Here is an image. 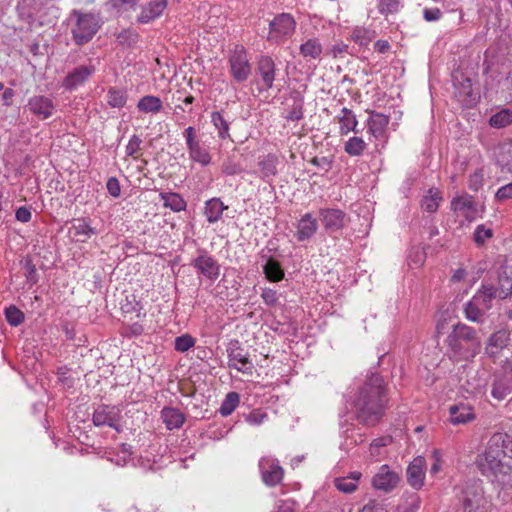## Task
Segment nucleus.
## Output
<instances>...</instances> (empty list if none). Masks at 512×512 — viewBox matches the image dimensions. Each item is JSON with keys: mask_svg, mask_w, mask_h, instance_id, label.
I'll return each mask as SVG.
<instances>
[{"mask_svg": "<svg viewBox=\"0 0 512 512\" xmlns=\"http://www.w3.org/2000/svg\"><path fill=\"white\" fill-rule=\"evenodd\" d=\"M348 45L343 42L335 43L331 46V48L328 51V54L331 55L333 58L342 57L345 53H347Z\"/></svg>", "mask_w": 512, "mask_h": 512, "instance_id": "nucleus-61", "label": "nucleus"}, {"mask_svg": "<svg viewBox=\"0 0 512 512\" xmlns=\"http://www.w3.org/2000/svg\"><path fill=\"white\" fill-rule=\"evenodd\" d=\"M378 12L388 17L391 14L397 13L401 8L400 0H378L377 4Z\"/></svg>", "mask_w": 512, "mask_h": 512, "instance_id": "nucleus-46", "label": "nucleus"}, {"mask_svg": "<svg viewBox=\"0 0 512 512\" xmlns=\"http://www.w3.org/2000/svg\"><path fill=\"white\" fill-rule=\"evenodd\" d=\"M211 121L218 132V137L222 140L230 138L229 134V121L224 117L221 112H213L211 114Z\"/></svg>", "mask_w": 512, "mask_h": 512, "instance_id": "nucleus-36", "label": "nucleus"}, {"mask_svg": "<svg viewBox=\"0 0 512 512\" xmlns=\"http://www.w3.org/2000/svg\"><path fill=\"white\" fill-rule=\"evenodd\" d=\"M297 22L289 13L276 15L269 23L267 40L280 44L288 40L295 33Z\"/></svg>", "mask_w": 512, "mask_h": 512, "instance_id": "nucleus-4", "label": "nucleus"}, {"mask_svg": "<svg viewBox=\"0 0 512 512\" xmlns=\"http://www.w3.org/2000/svg\"><path fill=\"white\" fill-rule=\"evenodd\" d=\"M512 123V111L509 109H502L501 111L492 115L489 119L490 126L494 128H504Z\"/></svg>", "mask_w": 512, "mask_h": 512, "instance_id": "nucleus-42", "label": "nucleus"}, {"mask_svg": "<svg viewBox=\"0 0 512 512\" xmlns=\"http://www.w3.org/2000/svg\"><path fill=\"white\" fill-rule=\"evenodd\" d=\"M118 39L122 44L131 45L137 42L138 34L132 30H124L119 34Z\"/></svg>", "mask_w": 512, "mask_h": 512, "instance_id": "nucleus-59", "label": "nucleus"}, {"mask_svg": "<svg viewBox=\"0 0 512 512\" xmlns=\"http://www.w3.org/2000/svg\"><path fill=\"white\" fill-rule=\"evenodd\" d=\"M371 38L370 31L364 27L357 26L351 33V39L361 46L367 45L371 41Z\"/></svg>", "mask_w": 512, "mask_h": 512, "instance_id": "nucleus-50", "label": "nucleus"}, {"mask_svg": "<svg viewBox=\"0 0 512 512\" xmlns=\"http://www.w3.org/2000/svg\"><path fill=\"white\" fill-rule=\"evenodd\" d=\"M319 216L325 230L328 232L339 231L349 222L347 214L336 208L320 209Z\"/></svg>", "mask_w": 512, "mask_h": 512, "instance_id": "nucleus-12", "label": "nucleus"}, {"mask_svg": "<svg viewBox=\"0 0 512 512\" xmlns=\"http://www.w3.org/2000/svg\"><path fill=\"white\" fill-rule=\"evenodd\" d=\"M392 442V438L389 436L379 437L374 439L370 444L369 451L372 458H377L381 455V449Z\"/></svg>", "mask_w": 512, "mask_h": 512, "instance_id": "nucleus-52", "label": "nucleus"}, {"mask_svg": "<svg viewBox=\"0 0 512 512\" xmlns=\"http://www.w3.org/2000/svg\"><path fill=\"white\" fill-rule=\"evenodd\" d=\"M366 148V142L363 140V138L358 136L349 138L344 145L345 152L350 156H360L363 154Z\"/></svg>", "mask_w": 512, "mask_h": 512, "instance_id": "nucleus-38", "label": "nucleus"}, {"mask_svg": "<svg viewBox=\"0 0 512 512\" xmlns=\"http://www.w3.org/2000/svg\"><path fill=\"white\" fill-rule=\"evenodd\" d=\"M263 272L266 278L272 282H278L284 278L283 269L280 264L272 258H269L263 266Z\"/></svg>", "mask_w": 512, "mask_h": 512, "instance_id": "nucleus-35", "label": "nucleus"}, {"mask_svg": "<svg viewBox=\"0 0 512 512\" xmlns=\"http://www.w3.org/2000/svg\"><path fill=\"white\" fill-rule=\"evenodd\" d=\"M386 402L383 380L380 375L372 374L353 400L355 418L363 425H376L384 414Z\"/></svg>", "mask_w": 512, "mask_h": 512, "instance_id": "nucleus-1", "label": "nucleus"}, {"mask_svg": "<svg viewBox=\"0 0 512 512\" xmlns=\"http://www.w3.org/2000/svg\"><path fill=\"white\" fill-rule=\"evenodd\" d=\"M194 345L195 339L189 334L178 336L175 339V349L179 352H186Z\"/></svg>", "mask_w": 512, "mask_h": 512, "instance_id": "nucleus-54", "label": "nucleus"}, {"mask_svg": "<svg viewBox=\"0 0 512 512\" xmlns=\"http://www.w3.org/2000/svg\"><path fill=\"white\" fill-rule=\"evenodd\" d=\"M442 201L441 191L437 188H430L421 200V207L428 213H435Z\"/></svg>", "mask_w": 512, "mask_h": 512, "instance_id": "nucleus-29", "label": "nucleus"}, {"mask_svg": "<svg viewBox=\"0 0 512 512\" xmlns=\"http://www.w3.org/2000/svg\"><path fill=\"white\" fill-rule=\"evenodd\" d=\"M362 477L361 472H351L347 477H339L334 480L335 487L344 493H352L357 489L358 481Z\"/></svg>", "mask_w": 512, "mask_h": 512, "instance_id": "nucleus-30", "label": "nucleus"}, {"mask_svg": "<svg viewBox=\"0 0 512 512\" xmlns=\"http://www.w3.org/2000/svg\"><path fill=\"white\" fill-rule=\"evenodd\" d=\"M99 21L95 15L77 14V21L72 29L73 39L77 45L88 43L99 29Z\"/></svg>", "mask_w": 512, "mask_h": 512, "instance_id": "nucleus-6", "label": "nucleus"}, {"mask_svg": "<svg viewBox=\"0 0 512 512\" xmlns=\"http://www.w3.org/2000/svg\"><path fill=\"white\" fill-rule=\"evenodd\" d=\"M442 15V11L437 7L425 8L423 11V17L428 22L438 21Z\"/></svg>", "mask_w": 512, "mask_h": 512, "instance_id": "nucleus-60", "label": "nucleus"}, {"mask_svg": "<svg viewBox=\"0 0 512 512\" xmlns=\"http://www.w3.org/2000/svg\"><path fill=\"white\" fill-rule=\"evenodd\" d=\"M473 297L479 298V304L485 312L491 308L492 300L497 298L492 291V285L489 284L482 285V288Z\"/></svg>", "mask_w": 512, "mask_h": 512, "instance_id": "nucleus-40", "label": "nucleus"}, {"mask_svg": "<svg viewBox=\"0 0 512 512\" xmlns=\"http://www.w3.org/2000/svg\"><path fill=\"white\" fill-rule=\"evenodd\" d=\"M446 342L452 353V357L457 361L474 358L481 346L476 330L465 324L454 325Z\"/></svg>", "mask_w": 512, "mask_h": 512, "instance_id": "nucleus-3", "label": "nucleus"}, {"mask_svg": "<svg viewBox=\"0 0 512 512\" xmlns=\"http://www.w3.org/2000/svg\"><path fill=\"white\" fill-rule=\"evenodd\" d=\"M226 209L228 206L224 205L219 198H212L205 202L204 215L209 223H215L221 219Z\"/></svg>", "mask_w": 512, "mask_h": 512, "instance_id": "nucleus-28", "label": "nucleus"}, {"mask_svg": "<svg viewBox=\"0 0 512 512\" xmlns=\"http://www.w3.org/2000/svg\"><path fill=\"white\" fill-rule=\"evenodd\" d=\"M162 107V100L159 97L153 95H146L142 97L137 103L138 110L143 113L156 114L162 110Z\"/></svg>", "mask_w": 512, "mask_h": 512, "instance_id": "nucleus-32", "label": "nucleus"}, {"mask_svg": "<svg viewBox=\"0 0 512 512\" xmlns=\"http://www.w3.org/2000/svg\"><path fill=\"white\" fill-rule=\"evenodd\" d=\"M426 461L423 457L415 458L407 468V481L415 489H420L424 484Z\"/></svg>", "mask_w": 512, "mask_h": 512, "instance_id": "nucleus-17", "label": "nucleus"}, {"mask_svg": "<svg viewBox=\"0 0 512 512\" xmlns=\"http://www.w3.org/2000/svg\"><path fill=\"white\" fill-rule=\"evenodd\" d=\"M494 235V231L490 225H477L473 233V240L478 246L484 245Z\"/></svg>", "mask_w": 512, "mask_h": 512, "instance_id": "nucleus-43", "label": "nucleus"}, {"mask_svg": "<svg viewBox=\"0 0 512 512\" xmlns=\"http://www.w3.org/2000/svg\"><path fill=\"white\" fill-rule=\"evenodd\" d=\"M261 298L269 306H274L278 301L277 292L271 288H264L261 293Z\"/></svg>", "mask_w": 512, "mask_h": 512, "instance_id": "nucleus-58", "label": "nucleus"}, {"mask_svg": "<svg viewBox=\"0 0 512 512\" xmlns=\"http://www.w3.org/2000/svg\"><path fill=\"white\" fill-rule=\"evenodd\" d=\"M483 500L482 492L476 491L473 497L470 498L468 494H465L463 500V511L462 512H483L481 509V502Z\"/></svg>", "mask_w": 512, "mask_h": 512, "instance_id": "nucleus-44", "label": "nucleus"}, {"mask_svg": "<svg viewBox=\"0 0 512 512\" xmlns=\"http://www.w3.org/2000/svg\"><path fill=\"white\" fill-rule=\"evenodd\" d=\"M240 396L237 392H229L223 400L219 412L222 416H229L239 405Z\"/></svg>", "mask_w": 512, "mask_h": 512, "instance_id": "nucleus-41", "label": "nucleus"}, {"mask_svg": "<svg viewBox=\"0 0 512 512\" xmlns=\"http://www.w3.org/2000/svg\"><path fill=\"white\" fill-rule=\"evenodd\" d=\"M141 144L142 139L138 135H132L125 148L126 155L138 159L140 157Z\"/></svg>", "mask_w": 512, "mask_h": 512, "instance_id": "nucleus-51", "label": "nucleus"}, {"mask_svg": "<svg viewBox=\"0 0 512 512\" xmlns=\"http://www.w3.org/2000/svg\"><path fill=\"white\" fill-rule=\"evenodd\" d=\"M276 79V64L270 56H261L257 61L256 84L260 92L273 88Z\"/></svg>", "mask_w": 512, "mask_h": 512, "instance_id": "nucleus-7", "label": "nucleus"}, {"mask_svg": "<svg viewBox=\"0 0 512 512\" xmlns=\"http://www.w3.org/2000/svg\"><path fill=\"white\" fill-rule=\"evenodd\" d=\"M26 108L40 120L50 118L56 109L53 100L44 95H34L28 99Z\"/></svg>", "mask_w": 512, "mask_h": 512, "instance_id": "nucleus-14", "label": "nucleus"}, {"mask_svg": "<svg viewBox=\"0 0 512 512\" xmlns=\"http://www.w3.org/2000/svg\"><path fill=\"white\" fill-rule=\"evenodd\" d=\"M506 434H493L485 451L477 456L476 464L481 473L487 477H494L497 482L506 486L510 485L512 468L505 460L503 447Z\"/></svg>", "mask_w": 512, "mask_h": 512, "instance_id": "nucleus-2", "label": "nucleus"}, {"mask_svg": "<svg viewBox=\"0 0 512 512\" xmlns=\"http://www.w3.org/2000/svg\"><path fill=\"white\" fill-rule=\"evenodd\" d=\"M192 265L205 277L216 280L220 274L218 262L205 250H199V255L193 259Z\"/></svg>", "mask_w": 512, "mask_h": 512, "instance_id": "nucleus-15", "label": "nucleus"}, {"mask_svg": "<svg viewBox=\"0 0 512 512\" xmlns=\"http://www.w3.org/2000/svg\"><path fill=\"white\" fill-rule=\"evenodd\" d=\"M400 481L398 472L392 470L388 465H382L372 478L374 489L389 493L395 489Z\"/></svg>", "mask_w": 512, "mask_h": 512, "instance_id": "nucleus-11", "label": "nucleus"}, {"mask_svg": "<svg viewBox=\"0 0 512 512\" xmlns=\"http://www.w3.org/2000/svg\"><path fill=\"white\" fill-rule=\"evenodd\" d=\"M167 7V0H153L142 8L138 21L141 23H149L160 17Z\"/></svg>", "mask_w": 512, "mask_h": 512, "instance_id": "nucleus-21", "label": "nucleus"}, {"mask_svg": "<svg viewBox=\"0 0 512 512\" xmlns=\"http://www.w3.org/2000/svg\"><path fill=\"white\" fill-rule=\"evenodd\" d=\"M161 199L164 201V206L169 207L174 212H180L186 209V202L177 193H161Z\"/></svg>", "mask_w": 512, "mask_h": 512, "instance_id": "nucleus-37", "label": "nucleus"}, {"mask_svg": "<svg viewBox=\"0 0 512 512\" xmlns=\"http://www.w3.org/2000/svg\"><path fill=\"white\" fill-rule=\"evenodd\" d=\"M267 414L262 412L261 410H253L249 414L245 415V421L253 426H258L264 423V421L267 419Z\"/></svg>", "mask_w": 512, "mask_h": 512, "instance_id": "nucleus-55", "label": "nucleus"}, {"mask_svg": "<svg viewBox=\"0 0 512 512\" xmlns=\"http://www.w3.org/2000/svg\"><path fill=\"white\" fill-rule=\"evenodd\" d=\"M5 317L7 322L11 326L15 327L22 324L25 319L24 313L15 305H10L9 307L5 308Z\"/></svg>", "mask_w": 512, "mask_h": 512, "instance_id": "nucleus-47", "label": "nucleus"}, {"mask_svg": "<svg viewBox=\"0 0 512 512\" xmlns=\"http://www.w3.org/2000/svg\"><path fill=\"white\" fill-rule=\"evenodd\" d=\"M189 157L192 161L207 166L211 162V155L209 151L199 142L194 143L187 147Z\"/></svg>", "mask_w": 512, "mask_h": 512, "instance_id": "nucleus-31", "label": "nucleus"}, {"mask_svg": "<svg viewBox=\"0 0 512 512\" xmlns=\"http://www.w3.org/2000/svg\"><path fill=\"white\" fill-rule=\"evenodd\" d=\"M139 0H110L111 6L118 12L127 11L136 6Z\"/></svg>", "mask_w": 512, "mask_h": 512, "instance_id": "nucleus-56", "label": "nucleus"}, {"mask_svg": "<svg viewBox=\"0 0 512 512\" xmlns=\"http://www.w3.org/2000/svg\"><path fill=\"white\" fill-rule=\"evenodd\" d=\"M454 96L466 107H472L477 103L479 95L472 88L471 79L462 73L453 76Z\"/></svg>", "mask_w": 512, "mask_h": 512, "instance_id": "nucleus-8", "label": "nucleus"}, {"mask_svg": "<svg viewBox=\"0 0 512 512\" xmlns=\"http://www.w3.org/2000/svg\"><path fill=\"white\" fill-rule=\"evenodd\" d=\"M359 512H386L383 506L375 500L369 501Z\"/></svg>", "mask_w": 512, "mask_h": 512, "instance_id": "nucleus-64", "label": "nucleus"}, {"mask_svg": "<svg viewBox=\"0 0 512 512\" xmlns=\"http://www.w3.org/2000/svg\"><path fill=\"white\" fill-rule=\"evenodd\" d=\"M389 124V117L385 114L372 112L367 120L368 132L375 138H380Z\"/></svg>", "mask_w": 512, "mask_h": 512, "instance_id": "nucleus-27", "label": "nucleus"}, {"mask_svg": "<svg viewBox=\"0 0 512 512\" xmlns=\"http://www.w3.org/2000/svg\"><path fill=\"white\" fill-rule=\"evenodd\" d=\"M229 71L233 79L242 83L248 80L252 68L246 50L242 46H236L228 59Z\"/></svg>", "mask_w": 512, "mask_h": 512, "instance_id": "nucleus-5", "label": "nucleus"}, {"mask_svg": "<svg viewBox=\"0 0 512 512\" xmlns=\"http://www.w3.org/2000/svg\"><path fill=\"white\" fill-rule=\"evenodd\" d=\"M121 410L116 406L100 405L93 413V424L95 426H109L116 431H120L119 421Z\"/></svg>", "mask_w": 512, "mask_h": 512, "instance_id": "nucleus-10", "label": "nucleus"}, {"mask_svg": "<svg viewBox=\"0 0 512 512\" xmlns=\"http://www.w3.org/2000/svg\"><path fill=\"white\" fill-rule=\"evenodd\" d=\"M106 188H107L108 193L112 197L117 198L120 196V193H121L120 183L116 177H110L107 180Z\"/></svg>", "mask_w": 512, "mask_h": 512, "instance_id": "nucleus-57", "label": "nucleus"}, {"mask_svg": "<svg viewBox=\"0 0 512 512\" xmlns=\"http://www.w3.org/2000/svg\"><path fill=\"white\" fill-rule=\"evenodd\" d=\"M318 230L317 219L311 213L304 214L296 224L295 237L302 242L312 238Z\"/></svg>", "mask_w": 512, "mask_h": 512, "instance_id": "nucleus-18", "label": "nucleus"}, {"mask_svg": "<svg viewBox=\"0 0 512 512\" xmlns=\"http://www.w3.org/2000/svg\"><path fill=\"white\" fill-rule=\"evenodd\" d=\"M512 392V376L496 374L493 382L491 395L501 401Z\"/></svg>", "mask_w": 512, "mask_h": 512, "instance_id": "nucleus-24", "label": "nucleus"}, {"mask_svg": "<svg viewBox=\"0 0 512 512\" xmlns=\"http://www.w3.org/2000/svg\"><path fill=\"white\" fill-rule=\"evenodd\" d=\"M127 101L126 93L116 88H110L107 93V103L113 108H122Z\"/></svg>", "mask_w": 512, "mask_h": 512, "instance_id": "nucleus-45", "label": "nucleus"}, {"mask_svg": "<svg viewBox=\"0 0 512 512\" xmlns=\"http://www.w3.org/2000/svg\"><path fill=\"white\" fill-rule=\"evenodd\" d=\"M474 208L472 197L468 195L458 196L452 199L451 209L468 218Z\"/></svg>", "mask_w": 512, "mask_h": 512, "instance_id": "nucleus-33", "label": "nucleus"}, {"mask_svg": "<svg viewBox=\"0 0 512 512\" xmlns=\"http://www.w3.org/2000/svg\"><path fill=\"white\" fill-rule=\"evenodd\" d=\"M75 236L83 237L81 241H86L91 236L96 234V230L83 220H79L73 226Z\"/></svg>", "mask_w": 512, "mask_h": 512, "instance_id": "nucleus-49", "label": "nucleus"}, {"mask_svg": "<svg viewBox=\"0 0 512 512\" xmlns=\"http://www.w3.org/2000/svg\"><path fill=\"white\" fill-rule=\"evenodd\" d=\"M275 512H294V502L291 500H279Z\"/></svg>", "mask_w": 512, "mask_h": 512, "instance_id": "nucleus-63", "label": "nucleus"}, {"mask_svg": "<svg viewBox=\"0 0 512 512\" xmlns=\"http://www.w3.org/2000/svg\"><path fill=\"white\" fill-rule=\"evenodd\" d=\"M494 296L499 299H506L512 294V278L508 276L499 277L498 285H492Z\"/></svg>", "mask_w": 512, "mask_h": 512, "instance_id": "nucleus-39", "label": "nucleus"}, {"mask_svg": "<svg viewBox=\"0 0 512 512\" xmlns=\"http://www.w3.org/2000/svg\"><path fill=\"white\" fill-rule=\"evenodd\" d=\"M95 71L96 68L92 64L79 66L67 74L63 80V86L72 91L84 84Z\"/></svg>", "mask_w": 512, "mask_h": 512, "instance_id": "nucleus-16", "label": "nucleus"}, {"mask_svg": "<svg viewBox=\"0 0 512 512\" xmlns=\"http://www.w3.org/2000/svg\"><path fill=\"white\" fill-rule=\"evenodd\" d=\"M262 480L267 486H276L284 476V470L279 461L273 457H262L259 461Z\"/></svg>", "mask_w": 512, "mask_h": 512, "instance_id": "nucleus-9", "label": "nucleus"}, {"mask_svg": "<svg viewBox=\"0 0 512 512\" xmlns=\"http://www.w3.org/2000/svg\"><path fill=\"white\" fill-rule=\"evenodd\" d=\"M278 164L279 158L275 154L270 153L259 158L260 177L265 181L273 179L278 174Z\"/></svg>", "mask_w": 512, "mask_h": 512, "instance_id": "nucleus-22", "label": "nucleus"}, {"mask_svg": "<svg viewBox=\"0 0 512 512\" xmlns=\"http://www.w3.org/2000/svg\"><path fill=\"white\" fill-rule=\"evenodd\" d=\"M464 313L468 320L477 323L482 322L485 311L479 304V298L472 297V299L464 305Z\"/></svg>", "mask_w": 512, "mask_h": 512, "instance_id": "nucleus-34", "label": "nucleus"}, {"mask_svg": "<svg viewBox=\"0 0 512 512\" xmlns=\"http://www.w3.org/2000/svg\"><path fill=\"white\" fill-rule=\"evenodd\" d=\"M228 366L239 372L252 374L253 364L249 360L247 353L239 346V342L231 343L227 349Z\"/></svg>", "mask_w": 512, "mask_h": 512, "instance_id": "nucleus-13", "label": "nucleus"}, {"mask_svg": "<svg viewBox=\"0 0 512 512\" xmlns=\"http://www.w3.org/2000/svg\"><path fill=\"white\" fill-rule=\"evenodd\" d=\"M484 184V171L482 168L476 169L469 175L468 187L472 191H478Z\"/></svg>", "mask_w": 512, "mask_h": 512, "instance_id": "nucleus-53", "label": "nucleus"}, {"mask_svg": "<svg viewBox=\"0 0 512 512\" xmlns=\"http://www.w3.org/2000/svg\"><path fill=\"white\" fill-rule=\"evenodd\" d=\"M450 421L454 425L466 424L475 419V413L471 406L460 403L449 408Z\"/></svg>", "mask_w": 512, "mask_h": 512, "instance_id": "nucleus-20", "label": "nucleus"}, {"mask_svg": "<svg viewBox=\"0 0 512 512\" xmlns=\"http://www.w3.org/2000/svg\"><path fill=\"white\" fill-rule=\"evenodd\" d=\"M496 198L499 200L512 199V183L500 187L496 192Z\"/></svg>", "mask_w": 512, "mask_h": 512, "instance_id": "nucleus-62", "label": "nucleus"}, {"mask_svg": "<svg viewBox=\"0 0 512 512\" xmlns=\"http://www.w3.org/2000/svg\"><path fill=\"white\" fill-rule=\"evenodd\" d=\"M426 260V253L421 247H412L408 254V264L415 268L420 267Z\"/></svg>", "mask_w": 512, "mask_h": 512, "instance_id": "nucleus-48", "label": "nucleus"}, {"mask_svg": "<svg viewBox=\"0 0 512 512\" xmlns=\"http://www.w3.org/2000/svg\"><path fill=\"white\" fill-rule=\"evenodd\" d=\"M161 419L168 430L179 429L185 422V415L174 407H164L161 410Z\"/></svg>", "mask_w": 512, "mask_h": 512, "instance_id": "nucleus-25", "label": "nucleus"}, {"mask_svg": "<svg viewBox=\"0 0 512 512\" xmlns=\"http://www.w3.org/2000/svg\"><path fill=\"white\" fill-rule=\"evenodd\" d=\"M340 124L339 132L341 135H347L349 132L358 133V121L354 112L346 107H343L340 114L337 116Z\"/></svg>", "mask_w": 512, "mask_h": 512, "instance_id": "nucleus-26", "label": "nucleus"}, {"mask_svg": "<svg viewBox=\"0 0 512 512\" xmlns=\"http://www.w3.org/2000/svg\"><path fill=\"white\" fill-rule=\"evenodd\" d=\"M299 51L306 61L317 60L323 53V46L318 38H307L300 45Z\"/></svg>", "mask_w": 512, "mask_h": 512, "instance_id": "nucleus-23", "label": "nucleus"}, {"mask_svg": "<svg viewBox=\"0 0 512 512\" xmlns=\"http://www.w3.org/2000/svg\"><path fill=\"white\" fill-rule=\"evenodd\" d=\"M509 333L502 329L494 332L487 340L485 353L490 358H496L509 343Z\"/></svg>", "mask_w": 512, "mask_h": 512, "instance_id": "nucleus-19", "label": "nucleus"}]
</instances>
